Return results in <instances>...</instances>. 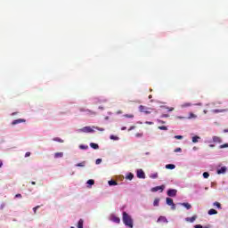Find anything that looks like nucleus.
<instances>
[{
    "instance_id": "nucleus-1",
    "label": "nucleus",
    "mask_w": 228,
    "mask_h": 228,
    "mask_svg": "<svg viewBox=\"0 0 228 228\" xmlns=\"http://www.w3.org/2000/svg\"><path fill=\"white\" fill-rule=\"evenodd\" d=\"M123 223L126 227L133 228V218H131L127 212H123Z\"/></svg>"
},
{
    "instance_id": "nucleus-2",
    "label": "nucleus",
    "mask_w": 228,
    "mask_h": 228,
    "mask_svg": "<svg viewBox=\"0 0 228 228\" xmlns=\"http://www.w3.org/2000/svg\"><path fill=\"white\" fill-rule=\"evenodd\" d=\"M94 129H97V131H104V128H101L99 126H85L79 129L80 133H94Z\"/></svg>"
},
{
    "instance_id": "nucleus-3",
    "label": "nucleus",
    "mask_w": 228,
    "mask_h": 228,
    "mask_svg": "<svg viewBox=\"0 0 228 228\" xmlns=\"http://www.w3.org/2000/svg\"><path fill=\"white\" fill-rule=\"evenodd\" d=\"M151 109H149L143 105L139 106V111H141V113H145L146 115H149L151 113Z\"/></svg>"
},
{
    "instance_id": "nucleus-4",
    "label": "nucleus",
    "mask_w": 228,
    "mask_h": 228,
    "mask_svg": "<svg viewBox=\"0 0 228 228\" xmlns=\"http://www.w3.org/2000/svg\"><path fill=\"white\" fill-rule=\"evenodd\" d=\"M110 220L111 222H114L115 224H118V223L120 222V217H118V216H115V215H111V216H110Z\"/></svg>"
},
{
    "instance_id": "nucleus-5",
    "label": "nucleus",
    "mask_w": 228,
    "mask_h": 228,
    "mask_svg": "<svg viewBox=\"0 0 228 228\" xmlns=\"http://www.w3.org/2000/svg\"><path fill=\"white\" fill-rule=\"evenodd\" d=\"M168 197H175L177 195V190L175 189H170L167 191Z\"/></svg>"
},
{
    "instance_id": "nucleus-6",
    "label": "nucleus",
    "mask_w": 228,
    "mask_h": 228,
    "mask_svg": "<svg viewBox=\"0 0 228 228\" xmlns=\"http://www.w3.org/2000/svg\"><path fill=\"white\" fill-rule=\"evenodd\" d=\"M24 122H26V119L24 118L15 119L12 122V126H17V124H22Z\"/></svg>"
},
{
    "instance_id": "nucleus-7",
    "label": "nucleus",
    "mask_w": 228,
    "mask_h": 228,
    "mask_svg": "<svg viewBox=\"0 0 228 228\" xmlns=\"http://www.w3.org/2000/svg\"><path fill=\"white\" fill-rule=\"evenodd\" d=\"M137 177L139 179H145V173L143 172V170L142 169L137 170Z\"/></svg>"
},
{
    "instance_id": "nucleus-8",
    "label": "nucleus",
    "mask_w": 228,
    "mask_h": 228,
    "mask_svg": "<svg viewBox=\"0 0 228 228\" xmlns=\"http://www.w3.org/2000/svg\"><path fill=\"white\" fill-rule=\"evenodd\" d=\"M159 190H160V191H163V190H165V185H160V186L153 187L151 189V191L156 192V191H159Z\"/></svg>"
},
{
    "instance_id": "nucleus-9",
    "label": "nucleus",
    "mask_w": 228,
    "mask_h": 228,
    "mask_svg": "<svg viewBox=\"0 0 228 228\" xmlns=\"http://www.w3.org/2000/svg\"><path fill=\"white\" fill-rule=\"evenodd\" d=\"M197 220V216H193L192 217H187L185 218V222H190V224H193Z\"/></svg>"
},
{
    "instance_id": "nucleus-10",
    "label": "nucleus",
    "mask_w": 228,
    "mask_h": 228,
    "mask_svg": "<svg viewBox=\"0 0 228 228\" xmlns=\"http://www.w3.org/2000/svg\"><path fill=\"white\" fill-rule=\"evenodd\" d=\"M214 143H222V138L221 137H218V136H214L212 138Z\"/></svg>"
},
{
    "instance_id": "nucleus-11",
    "label": "nucleus",
    "mask_w": 228,
    "mask_h": 228,
    "mask_svg": "<svg viewBox=\"0 0 228 228\" xmlns=\"http://www.w3.org/2000/svg\"><path fill=\"white\" fill-rule=\"evenodd\" d=\"M158 223L159 222H166V224H168V220H167V217L160 216L159 219L157 220Z\"/></svg>"
},
{
    "instance_id": "nucleus-12",
    "label": "nucleus",
    "mask_w": 228,
    "mask_h": 228,
    "mask_svg": "<svg viewBox=\"0 0 228 228\" xmlns=\"http://www.w3.org/2000/svg\"><path fill=\"white\" fill-rule=\"evenodd\" d=\"M227 172V167H222L220 169L217 170V174H225Z\"/></svg>"
},
{
    "instance_id": "nucleus-13",
    "label": "nucleus",
    "mask_w": 228,
    "mask_h": 228,
    "mask_svg": "<svg viewBox=\"0 0 228 228\" xmlns=\"http://www.w3.org/2000/svg\"><path fill=\"white\" fill-rule=\"evenodd\" d=\"M166 168L167 170H174V168H175V165H174V164H167V165H166Z\"/></svg>"
},
{
    "instance_id": "nucleus-14",
    "label": "nucleus",
    "mask_w": 228,
    "mask_h": 228,
    "mask_svg": "<svg viewBox=\"0 0 228 228\" xmlns=\"http://www.w3.org/2000/svg\"><path fill=\"white\" fill-rule=\"evenodd\" d=\"M208 215L210 216L218 215V211L215 210V208H211L208 210Z\"/></svg>"
},
{
    "instance_id": "nucleus-15",
    "label": "nucleus",
    "mask_w": 228,
    "mask_h": 228,
    "mask_svg": "<svg viewBox=\"0 0 228 228\" xmlns=\"http://www.w3.org/2000/svg\"><path fill=\"white\" fill-rule=\"evenodd\" d=\"M166 202H167V206H171L174 204V200H172L171 198H167Z\"/></svg>"
},
{
    "instance_id": "nucleus-16",
    "label": "nucleus",
    "mask_w": 228,
    "mask_h": 228,
    "mask_svg": "<svg viewBox=\"0 0 228 228\" xmlns=\"http://www.w3.org/2000/svg\"><path fill=\"white\" fill-rule=\"evenodd\" d=\"M90 147H91L92 149L97 150V149H99V144H97V143H95V142H91V143H90Z\"/></svg>"
},
{
    "instance_id": "nucleus-17",
    "label": "nucleus",
    "mask_w": 228,
    "mask_h": 228,
    "mask_svg": "<svg viewBox=\"0 0 228 228\" xmlns=\"http://www.w3.org/2000/svg\"><path fill=\"white\" fill-rule=\"evenodd\" d=\"M181 206L186 208L187 209H190L191 208V204L190 203H181Z\"/></svg>"
},
{
    "instance_id": "nucleus-18",
    "label": "nucleus",
    "mask_w": 228,
    "mask_h": 228,
    "mask_svg": "<svg viewBox=\"0 0 228 228\" xmlns=\"http://www.w3.org/2000/svg\"><path fill=\"white\" fill-rule=\"evenodd\" d=\"M199 140H200V137H199L198 135H195L192 137L193 143H197L199 142Z\"/></svg>"
},
{
    "instance_id": "nucleus-19",
    "label": "nucleus",
    "mask_w": 228,
    "mask_h": 228,
    "mask_svg": "<svg viewBox=\"0 0 228 228\" xmlns=\"http://www.w3.org/2000/svg\"><path fill=\"white\" fill-rule=\"evenodd\" d=\"M54 158L58 159V158H63V152H56L54 154Z\"/></svg>"
},
{
    "instance_id": "nucleus-20",
    "label": "nucleus",
    "mask_w": 228,
    "mask_h": 228,
    "mask_svg": "<svg viewBox=\"0 0 228 228\" xmlns=\"http://www.w3.org/2000/svg\"><path fill=\"white\" fill-rule=\"evenodd\" d=\"M117 181L115 180L109 181V186H117Z\"/></svg>"
},
{
    "instance_id": "nucleus-21",
    "label": "nucleus",
    "mask_w": 228,
    "mask_h": 228,
    "mask_svg": "<svg viewBox=\"0 0 228 228\" xmlns=\"http://www.w3.org/2000/svg\"><path fill=\"white\" fill-rule=\"evenodd\" d=\"M133 177H134V175H133V173H129L126 175V179H128L129 181H132Z\"/></svg>"
},
{
    "instance_id": "nucleus-22",
    "label": "nucleus",
    "mask_w": 228,
    "mask_h": 228,
    "mask_svg": "<svg viewBox=\"0 0 228 228\" xmlns=\"http://www.w3.org/2000/svg\"><path fill=\"white\" fill-rule=\"evenodd\" d=\"M214 206H216L218 209H222V204H220L218 201L214 202Z\"/></svg>"
},
{
    "instance_id": "nucleus-23",
    "label": "nucleus",
    "mask_w": 228,
    "mask_h": 228,
    "mask_svg": "<svg viewBox=\"0 0 228 228\" xmlns=\"http://www.w3.org/2000/svg\"><path fill=\"white\" fill-rule=\"evenodd\" d=\"M190 106H192V104L190 102H185V103L182 104V108H190Z\"/></svg>"
},
{
    "instance_id": "nucleus-24",
    "label": "nucleus",
    "mask_w": 228,
    "mask_h": 228,
    "mask_svg": "<svg viewBox=\"0 0 228 228\" xmlns=\"http://www.w3.org/2000/svg\"><path fill=\"white\" fill-rule=\"evenodd\" d=\"M53 142H59V143H63V139H61L60 137L53 138Z\"/></svg>"
},
{
    "instance_id": "nucleus-25",
    "label": "nucleus",
    "mask_w": 228,
    "mask_h": 228,
    "mask_svg": "<svg viewBox=\"0 0 228 228\" xmlns=\"http://www.w3.org/2000/svg\"><path fill=\"white\" fill-rule=\"evenodd\" d=\"M79 149H81L82 151H86V149H88V145L80 144Z\"/></svg>"
},
{
    "instance_id": "nucleus-26",
    "label": "nucleus",
    "mask_w": 228,
    "mask_h": 228,
    "mask_svg": "<svg viewBox=\"0 0 228 228\" xmlns=\"http://www.w3.org/2000/svg\"><path fill=\"white\" fill-rule=\"evenodd\" d=\"M83 224H84V221L83 219H80L77 223V228H83Z\"/></svg>"
},
{
    "instance_id": "nucleus-27",
    "label": "nucleus",
    "mask_w": 228,
    "mask_h": 228,
    "mask_svg": "<svg viewBox=\"0 0 228 228\" xmlns=\"http://www.w3.org/2000/svg\"><path fill=\"white\" fill-rule=\"evenodd\" d=\"M87 184H90V186H94V184H95V181L94 179H90L87 181Z\"/></svg>"
},
{
    "instance_id": "nucleus-28",
    "label": "nucleus",
    "mask_w": 228,
    "mask_h": 228,
    "mask_svg": "<svg viewBox=\"0 0 228 228\" xmlns=\"http://www.w3.org/2000/svg\"><path fill=\"white\" fill-rule=\"evenodd\" d=\"M153 206L158 207L159 206V199H155L153 201Z\"/></svg>"
},
{
    "instance_id": "nucleus-29",
    "label": "nucleus",
    "mask_w": 228,
    "mask_h": 228,
    "mask_svg": "<svg viewBox=\"0 0 228 228\" xmlns=\"http://www.w3.org/2000/svg\"><path fill=\"white\" fill-rule=\"evenodd\" d=\"M124 117L126 118H134V115H133V114H125Z\"/></svg>"
},
{
    "instance_id": "nucleus-30",
    "label": "nucleus",
    "mask_w": 228,
    "mask_h": 228,
    "mask_svg": "<svg viewBox=\"0 0 228 228\" xmlns=\"http://www.w3.org/2000/svg\"><path fill=\"white\" fill-rule=\"evenodd\" d=\"M219 149H228V143L226 142V143H224L223 145H220Z\"/></svg>"
},
{
    "instance_id": "nucleus-31",
    "label": "nucleus",
    "mask_w": 228,
    "mask_h": 228,
    "mask_svg": "<svg viewBox=\"0 0 228 228\" xmlns=\"http://www.w3.org/2000/svg\"><path fill=\"white\" fill-rule=\"evenodd\" d=\"M85 165H86V162L83 161V162L77 164L76 167H85Z\"/></svg>"
},
{
    "instance_id": "nucleus-32",
    "label": "nucleus",
    "mask_w": 228,
    "mask_h": 228,
    "mask_svg": "<svg viewBox=\"0 0 228 228\" xmlns=\"http://www.w3.org/2000/svg\"><path fill=\"white\" fill-rule=\"evenodd\" d=\"M151 179H158V173L152 174L150 175Z\"/></svg>"
},
{
    "instance_id": "nucleus-33",
    "label": "nucleus",
    "mask_w": 228,
    "mask_h": 228,
    "mask_svg": "<svg viewBox=\"0 0 228 228\" xmlns=\"http://www.w3.org/2000/svg\"><path fill=\"white\" fill-rule=\"evenodd\" d=\"M159 129H160V131H168V127L167 126H159Z\"/></svg>"
},
{
    "instance_id": "nucleus-34",
    "label": "nucleus",
    "mask_w": 228,
    "mask_h": 228,
    "mask_svg": "<svg viewBox=\"0 0 228 228\" xmlns=\"http://www.w3.org/2000/svg\"><path fill=\"white\" fill-rule=\"evenodd\" d=\"M203 177H204V179H208V177H209V173L204 172L203 173Z\"/></svg>"
},
{
    "instance_id": "nucleus-35",
    "label": "nucleus",
    "mask_w": 228,
    "mask_h": 228,
    "mask_svg": "<svg viewBox=\"0 0 228 228\" xmlns=\"http://www.w3.org/2000/svg\"><path fill=\"white\" fill-rule=\"evenodd\" d=\"M101 163H102V159H97L95 161L96 165H101Z\"/></svg>"
},
{
    "instance_id": "nucleus-36",
    "label": "nucleus",
    "mask_w": 228,
    "mask_h": 228,
    "mask_svg": "<svg viewBox=\"0 0 228 228\" xmlns=\"http://www.w3.org/2000/svg\"><path fill=\"white\" fill-rule=\"evenodd\" d=\"M86 111H87V113H88L89 115H95V112L93 111V110H86Z\"/></svg>"
},
{
    "instance_id": "nucleus-37",
    "label": "nucleus",
    "mask_w": 228,
    "mask_h": 228,
    "mask_svg": "<svg viewBox=\"0 0 228 228\" xmlns=\"http://www.w3.org/2000/svg\"><path fill=\"white\" fill-rule=\"evenodd\" d=\"M135 136H136V138H142V136H143V134L137 133V134H135Z\"/></svg>"
},
{
    "instance_id": "nucleus-38",
    "label": "nucleus",
    "mask_w": 228,
    "mask_h": 228,
    "mask_svg": "<svg viewBox=\"0 0 228 228\" xmlns=\"http://www.w3.org/2000/svg\"><path fill=\"white\" fill-rule=\"evenodd\" d=\"M175 140H183V135H175Z\"/></svg>"
},
{
    "instance_id": "nucleus-39",
    "label": "nucleus",
    "mask_w": 228,
    "mask_h": 228,
    "mask_svg": "<svg viewBox=\"0 0 228 228\" xmlns=\"http://www.w3.org/2000/svg\"><path fill=\"white\" fill-rule=\"evenodd\" d=\"M40 208V206H37L33 208L34 214L37 215V209Z\"/></svg>"
},
{
    "instance_id": "nucleus-40",
    "label": "nucleus",
    "mask_w": 228,
    "mask_h": 228,
    "mask_svg": "<svg viewBox=\"0 0 228 228\" xmlns=\"http://www.w3.org/2000/svg\"><path fill=\"white\" fill-rule=\"evenodd\" d=\"M110 140H118V137L115 135H110Z\"/></svg>"
},
{
    "instance_id": "nucleus-41",
    "label": "nucleus",
    "mask_w": 228,
    "mask_h": 228,
    "mask_svg": "<svg viewBox=\"0 0 228 228\" xmlns=\"http://www.w3.org/2000/svg\"><path fill=\"white\" fill-rule=\"evenodd\" d=\"M31 156V152L28 151L25 153V158H29Z\"/></svg>"
},
{
    "instance_id": "nucleus-42",
    "label": "nucleus",
    "mask_w": 228,
    "mask_h": 228,
    "mask_svg": "<svg viewBox=\"0 0 228 228\" xmlns=\"http://www.w3.org/2000/svg\"><path fill=\"white\" fill-rule=\"evenodd\" d=\"M197 116H195V114H193V113H191L190 114V117H189V118H195Z\"/></svg>"
},
{
    "instance_id": "nucleus-43",
    "label": "nucleus",
    "mask_w": 228,
    "mask_h": 228,
    "mask_svg": "<svg viewBox=\"0 0 228 228\" xmlns=\"http://www.w3.org/2000/svg\"><path fill=\"white\" fill-rule=\"evenodd\" d=\"M15 198H16V199H22V194H16V195H15Z\"/></svg>"
},
{
    "instance_id": "nucleus-44",
    "label": "nucleus",
    "mask_w": 228,
    "mask_h": 228,
    "mask_svg": "<svg viewBox=\"0 0 228 228\" xmlns=\"http://www.w3.org/2000/svg\"><path fill=\"white\" fill-rule=\"evenodd\" d=\"M170 206H171V209L175 210V203H173V204L170 205Z\"/></svg>"
},
{
    "instance_id": "nucleus-45",
    "label": "nucleus",
    "mask_w": 228,
    "mask_h": 228,
    "mask_svg": "<svg viewBox=\"0 0 228 228\" xmlns=\"http://www.w3.org/2000/svg\"><path fill=\"white\" fill-rule=\"evenodd\" d=\"M181 151H182L181 148H176V149L175 150V152H181Z\"/></svg>"
},
{
    "instance_id": "nucleus-46",
    "label": "nucleus",
    "mask_w": 228,
    "mask_h": 228,
    "mask_svg": "<svg viewBox=\"0 0 228 228\" xmlns=\"http://www.w3.org/2000/svg\"><path fill=\"white\" fill-rule=\"evenodd\" d=\"M145 124H148L149 126H152V124H154V123H152L151 121H146Z\"/></svg>"
},
{
    "instance_id": "nucleus-47",
    "label": "nucleus",
    "mask_w": 228,
    "mask_h": 228,
    "mask_svg": "<svg viewBox=\"0 0 228 228\" xmlns=\"http://www.w3.org/2000/svg\"><path fill=\"white\" fill-rule=\"evenodd\" d=\"M194 227L195 228H202V225L201 224H196Z\"/></svg>"
},
{
    "instance_id": "nucleus-48",
    "label": "nucleus",
    "mask_w": 228,
    "mask_h": 228,
    "mask_svg": "<svg viewBox=\"0 0 228 228\" xmlns=\"http://www.w3.org/2000/svg\"><path fill=\"white\" fill-rule=\"evenodd\" d=\"M134 126H131L129 129H128V131H133V129H134Z\"/></svg>"
},
{
    "instance_id": "nucleus-49",
    "label": "nucleus",
    "mask_w": 228,
    "mask_h": 228,
    "mask_svg": "<svg viewBox=\"0 0 228 228\" xmlns=\"http://www.w3.org/2000/svg\"><path fill=\"white\" fill-rule=\"evenodd\" d=\"M121 129H122V131H126V129H127V127L123 126Z\"/></svg>"
},
{
    "instance_id": "nucleus-50",
    "label": "nucleus",
    "mask_w": 228,
    "mask_h": 228,
    "mask_svg": "<svg viewBox=\"0 0 228 228\" xmlns=\"http://www.w3.org/2000/svg\"><path fill=\"white\" fill-rule=\"evenodd\" d=\"M3 167V160H0V168Z\"/></svg>"
},
{
    "instance_id": "nucleus-51",
    "label": "nucleus",
    "mask_w": 228,
    "mask_h": 228,
    "mask_svg": "<svg viewBox=\"0 0 228 228\" xmlns=\"http://www.w3.org/2000/svg\"><path fill=\"white\" fill-rule=\"evenodd\" d=\"M224 133H228V129H224Z\"/></svg>"
},
{
    "instance_id": "nucleus-52",
    "label": "nucleus",
    "mask_w": 228,
    "mask_h": 228,
    "mask_svg": "<svg viewBox=\"0 0 228 228\" xmlns=\"http://www.w3.org/2000/svg\"><path fill=\"white\" fill-rule=\"evenodd\" d=\"M31 184L35 185V184H37V183L36 182H31Z\"/></svg>"
},
{
    "instance_id": "nucleus-53",
    "label": "nucleus",
    "mask_w": 228,
    "mask_h": 228,
    "mask_svg": "<svg viewBox=\"0 0 228 228\" xmlns=\"http://www.w3.org/2000/svg\"><path fill=\"white\" fill-rule=\"evenodd\" d=\"M148 98H149V99H152V96H151V94H150Z\"/></svg>"
},
{
    "instance_id": "nucleus-54",
    "label": "nucleus",
    "mask_w": 228,
    "mask_h": 228,
    "mask_svg": "<svg viewBox=\"0 0 228 228\" xmlns=\"http://www.w3.org/2000/svg\"><path fill=\"white\" fill-rule=\"evenodd\" d=\"M169 111H174V108L169 109Z\"/></svg>"
},
{
    "instance_id": "nucleus-55",
    "label": "nucleus",
    "mask_w": 228,
    "mask_h": 228,
    "mask_svg": "<svg viewBox=\"0 0 228 228\" xmlns=\"http://www.w3.org/2000/svg\"><path fill=\"white\" fill-rule=\"evenodd\" d=\"M217 112H218V110H214V113H217Z\"/></svg>"
},
{
    "instance_id": "nucleus-56",
    "label": "nucleus",
    "mask_w": 228,
    "mask_h": 228,
    "mask_svg": "<svg viewBox=\"0 0 228 228\" xmlns=\"http://www.w3.org/2000/svg\"><path fill=\"white\" fill-rule=\"evenodd\" d=\"M159 122H160L161 124H165V121L159 120Z\"/></svg>"
},
{
    "instance_id": "nucleus-57",
    "label": "nucleus",
    "mask_w": 228,
    "mask_h": 228,
    "mask_svg": "<svg viewBox=\"0 0 228 228\" xmlns=\"http://www.w3.org/2000/svg\"><path fill=\"white\" fill-rule=\"evenodd\" d=\"M209 147H215V145L214 144H210Z\"/></svg>"
},
{
    "instance_id": "nucleus-58",
    "label": "nucleus",
    "mask_w": 228,
    "mask_h": 228,
    "mask_svg": "<svg viewBox=\"0 0 228 228\" xmlns=\"http://www.w3.org/2000/svg\"><path fill=\"white\" fill-rule=\"evenodd\" d=\"M80 111H85L83 109H80Z\"/></svg>"
},
{
    "instance_id": "nucleus-59",
    "label": "nucleus",
    "mask_w": 228,
    "mask_h": 228,
    "mask_svg": "<svg viewBox=\"0 0 228 228\" xmlns=\"http://www.w3.org/2000/svg\"><path fill=\"white\" fill-rule=\"evenodd\" d=\"M100 110H102V107H99Z\"/></svg>"
},
{
    "instance_id": "nucleus-60",
    "label": "nucleus",
    "mask_w": 228,
    "mask_h": 228,
    "mask_svg": "<svg viewBox=\"0 0 228 228\" xmlns=\"http://www.w3.org/2000/svg\"><path fill=\"white\" fill-rule=\"evenodd\" d=\"M163 117H168V116H167V115H164Z\"/></svg>"
},
{
    "instance_id": "nucleus-61",
    "label": "nucleus",
    "mask_w": 228,
    "mask_h": 228,
    "mask_svg": "<svg viewBox=\"0 0 228 228\" xmlns=\"http://www.w3.org/2000/svg\"><path fill=\"white\" fill-rule=\"evenodd\" d=\"M70 228H74V226H71Z\"/></svg>"
},
{
    "instance_id": "nucleus-62",
    "label": "nucleus",
    "mask_w": 228,
    "mask_h": 228,
    "mask_svg": "<svg viewBox=\"0 0 228 228\" xmlns=\"http://www.w3.org/2000/svg\"><path fill=\"white\" fill-rule=\"evenodd\" d=\"M12 115H15V113H12Z\"/></svg>"
}]
</instances>
